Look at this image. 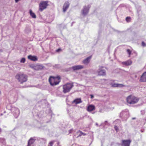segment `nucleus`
<instances>
[{"label":"nucleus","instance_id":"obj_23","mask_svg":"<svg viewBox=\"0 0 146 146\" xmlns=\"http://www.w3.org/2000/svg\"><path fill=\"white\" fill-rule=\"evenodd\" d=\"M25 59L24 58H22L21 59L20 62L21 63H24L25 62Z\"/></svg>","mask_w":146,"mask_h":146},{"label":"nucleus","instance_id":"obj_36","mask_svg":"<svg viewBox=\"0 0 146 146\" xmlns=\"http://www.w3.org/2000/svg\"><path fill=\"white\" fill-rule=\"evenodd\" d=\"M96 125H98V124L97 123H96Z\"/></svg>","mask_w":146,"mask_h":146},{"label":"nucleus","instance_id":"obj_21","mask_svg":"<svg viewBox=\"0 0 146 146\" xmlns=\"http://www.w3.org/2000/svg\"><path fill=\"white\" fill-rule=\"evenodd\" d=\"M35 141V140L33 138H31L30 139L29 141L28 142V144H33V143Z\"/></svg>","mask_w":146,"mask_h":146},{"label":"nucleus","instance_id":"obj_8","mask_svg":"<svg viewBox=\"0 0 146 146\" xmlns=\"http://www.w3.org/2000/svg\"><path fill=\"white\" fill-rule=\"evenodd\" d=\"M69 5L70 3L68 1H67L65 3L63 7V11L64 12L66 11L67 9L69 7Z\"/></svg>","mask_w":146,"mask_h":146},{"label":"nucleus","instance_id":"obj_35","mask_svg":"<svg viewBox=\"0 0 146 146\" xmlns=\"http://www.w3.org/2000/svg\"><path fill=\"white\" fill-rule=\"evenodd\" d=\"M135 118H132V119H135Z\"/></svg>","mask_w":146,"mask_h":146},{"label":"nucleus","instance_id":"obj_27","mask_svg":"<svg viewBox=\"0 0 146 146\" xmlns=\"http://www.w3.org/2000/svg\"><path fill=\"white\" fill-rule=\"evenodd\" d=\"M0 139L1 140V141H3V142L2 143H3L4 144H5V140L4 139Z\"/></svg>","mask_w":146,"mask_h":146},{"label":"nucleus","instance_id":"obj_9","mask_svg":"<svg viewBox=\"0 0 146 146\" xmlns=\"http://www.w3.org/2000/svg\"><path fill=\"white\" fill-rule=\"evenodd\" d=\"M131 141L130 140H122V145L123 146H129Z\"/></svg>","mask_w":146,"mask_h":146},{"label":"nucleus","instance_id":"obj_13","mask_svg":"<svg viewBox=\"0 0 146 146\" xmlns=\"http://www.w3.org/2000/svg\"><path fill=\"white\" fill-rule=\"evenodd\" d=\"M33 68L35 70H39L42 69L44 66L42 65H36L34 66Z\"/></svg>","mask_w":146,"mask_h":146},{"label":"nucleus","instance_id":"obj_28","mask_svg":"<svg viewBox=\"0 0 146 146\" xmlns=\"http://www.w3.org/2000/svg\"><path fill=\"white\" fill-rule=\"evenodd\" d=\"M115 129L117 131L118 128L117 126H115L114 127Z\"/></svg>","mask_w":146,"mask_h":146},{"label":"nucleus","instance_id":"obj_26","mask_svg":"<svg viewBox=\"0 0 146 146\" xmlns=\"http://www.w3.org/2000/svg\"><path fill=\"white\" fill-rule=\"evenodd\" d=\"M127 52L128 53L129 55H130L131 53V51L129 49H127Z\"/></svg>","mask_w":146,"mask_h":146},{"label":"nucleus","instance_id":"obj_22","mask_svg":"<svg viewBox=\"0 0 146 146\" xmlns=\"http://www.w3.org/2000/svg\"><path fill=\"white\" fill-rule=\"evenodd\" d=\"M54 142V141H51L49 143V144L48 145V146H52Z\"/></svg>","mask_w":146,"mask_h":146},{"label":"nucleus","instance_id":"obj_30","mask_svg":"<svg viewBox=\"0 0 146 146\" xmlns=\"http://www.w3.org/2000/svg\"><path fill=\"white\" fill-rule=\"evenodd\" d=\"M27 146H34L33 144H28Z\"/></svg>","mask_w":146,"mask_h":146},{"label":"nucleus","instance_id":"obj_10","mask_svg":"<svg viewBox=\"0 0 146 146\" xmlns=\"http://www.w3.org/2000/svg\"><path fill=\"white\" fill-rule=\"evenodd\" d=\"M84 66L81 65H78L74 66L72 67V68L74 70H78L82 69L84 68Z\"/></svg>","mask_w":146,"mask_h":146},{"label":"nucleus","instance_id":"obj_38","mask_svg":"<svg viewBox=\"0 0 146 146\" xmlns=\"http://www.w3.org/2000/svg\"><path fill=\"white\" fill-rule=\"evenodd\" d=\"M0 131H1V129H0Z\"/></svg>","mask_w":146,"mask_h":146},{"label":"nucleus","instance_id":"obj_11","mask_svg":"<svg viewBox=\"0 0 146 146\" xmlns=\"http://www.w3.org/2000/svg\"><path fill=\"white\" fill-rule=\"evenodd\" d=\"M141 82H146V72H144L141 76L140 80Z\"/></svg>","mask_w":146,"mask_h":146},{"label":"nucleus","instance_id":"obj_15","mask_svg":"<svg viewBox=\"0 0 146 146\" xmlns=\"http://www.w3.org/2000/svg\"><path fill=\"white\" fill-rule=\"evenodd\" d=\"M82 102V101L81 100L80 98H77L75 99L72 102L73 103H75L76 104H77Z\"/></svg>","mask_w":146,"mask_h":146},{"label":"nucleus","instance_id":"obj_7","mask_svg":"<svg viewBox=\"0 0 146 146\" xmlns=\"http://www.w3.org/2000/svg\"><path fill=\"white\" fill-rule=\"evenodd\" d=\"M90 7V6L89 5L85 6L82 10V14L84 15H86L88 13V10Z\"/></svg>","mask_w":146,"mask_h":146},{"label":"nucleus","instance_id":"obj_24","mask_svg":"<svg viewBox=\"0 0 146 146\" xmlns=\"http://www.w3.org/2000/svg\"><path fill=\"white\" fill-rule=\"evenodd\" d=\"M126 20L127 22H129L130 21V17H127L126 18Z\"/></svg>","mask_w":146,"mask_h":146},{"label":"nucleus","instance_id":"obj_18","mask_svg":"<svg viewBox=\"0 0 146 146\" xmlns=\"http://www.w3.org/2000/svg\"><path fill=\"white\" fill-rule=\"evenodd\" d=\"M12 110L13 111V112L15 113L16 114V115L18 116L19 113V110L17 108H14Z\"/></svg>","mask_w":146,"mask_h":146},{"label":"nucleus","instance_id":"obj_4","mask_svg":"<svg viewBox=\"0 0 146 146\" xmlns=\"http://www.w3.org/2000/svg\"><path fill=\"white\" fill-rule=\"evenodd\" d=\"M73 86V85L72 84L69 83L63 85V92L64 93L68 92Z\"/></svg>","mask_w":146,"mask_h":146},{"label":"nucleus","instance_id":"obj_14","mask_svg":"<svg viewBox=\"0 0 146 146\" xmlns=\"http://www.w3.org/2000/svg\"><path fill=\"white\" fill-rule=\"evenodd\" d=\"M91 58V56H90L87 57L86 58L83 60V63L86 65L88 64L89 63L90 59Z\"/></svg>","mask_w":146,"mask_h":146},{"label":"nucleus","instance_id":"obj_25","mask_svg":"<svg viewBox=\"0 0 146 146\" xmlns=\"http://www.w3.org/2000/svg\"><path fill=\"white\" fill-rule=\"evenodd\" d=\"M142 45L143 46H146V44L143 41L142 42Z\"/></svg>","mask_w":146,"mask_h":146},{"label":"nucleus","instance_id":"obj_5","mask_svg":"<svg viewBox=\"0 0 146 146\" xmlns=\"http://www.w3.org/2000/svg\"><path fill=\"white\" fill-rule=\"evenodd\" d=\"M103 67L99 66V68L96 72L98 76H104L106 75V72L105 70L103 69Z\"/></svg>","mask_w":146,"mask_h":146},{"label":"nucleus","instance_id":"obj_32","mask_svg":"<svg viewBox=\"0 0 146 146\" xmlns=\"http://www.w3.org/2000/svg\"><path fill=\"white\" fill-rule=\"evenodd\" d=\"M60 50H61V49H57V50H56V51L57 52H58L59 51H60Z\"/></svg>","mask_w":146,"mask_h":146},{"label":"nucleus","instance_id":"obj_33","mask_svg":"<svg viewBox=\"0 0 146 146\" xmlns=\"http://www.w3.org/2000/svg\"><path fill=\"white\" fill-rule=\"evenodd\" d=\"M72 129H71V130H69V133H71V132H72Z\"/></svg>","mask_w":146,"mask_h":146},{"label":"nucleus","instance_id":"obj_1","mask_svg":"<svg viewBox=\"0 0 146 146\" xmlns=\"http://www.w3.org/2000/svg\"><path fill=\"white\" fill-rule=\"evenodd\" d=\"M27 75L21 73H17L15 76L16 78L21 84L27 81Z\"/></svg>","mask_w":146,"mask_h":146},{"label":"nucleus","instance_id":"obj_2","mask_svg":"<svg viewBox=\"0 0 146 146\" xmlns=\"http://www.w3.org/2000/svg\"><path fill=\"white\" fill-rule=\"evenodd\" d=\"M60 78L59 76L54 77L51 76L49 78V81L50 85L54 86L59 84L60 81Z\"/></svg>","mask_w":146,"mask_h":146},{"label":"nucleus","instance_id":"obj_12","mask_svg":"<svg viewBox=\"0 0 146 146\" xmlns=\"http://www.w3.org/2000/svg\"><path fill=\"white\" fill-rule=\"evenodd\" d=\"M28 59L31 60L35 61L37 60L38 59L36 56H32L31 55H29L28 56Z\"/></svg>","mask_w":146,"mask_h":146},{"label":"nucleus","instance_id":"obj_6","mask_svg":"<svg viewBox=\"0 0 146 146\" xmlns=\"http://www.w3.org/2000/svg\"><path fill=\"white\" fill-rule=\"evenodd\" d=\"M47 1H43L40 2L39 5V9L40 11L46 9L48 6Z\"/></svg>","mask_w":146,"mask_h":146},{"label":"nucleus","instance_id":"obj_16","mask_svg":"<svg viewBox=\"0 0 146 146\" xmlns=\"http://www.w3.org/2000/svg\"><path fill=\"white\" fill-rule=\"evenodd\" d=\"M95 110V106L92 105H89L88 107L87 110L89 111H91Z\"/></svg>","mask_w":146,"mask_h":146},{"label":"nucleus","instance_id":"obj_3","mask_svg":"<svg viewBox=\"0 0 146 146\" xmlns=\"http://www.w3.org/2000/svg\"><path fill=\"white\" fill-rule=\"evenodd\" d=\"M126 100L128 103L130 104H134L138 102L139 98L134 96H130L127 98Z\"/></svg>","mask_w":146,"mask_h":146},{"label":"nucleus","instance_id":"obj_17","mask_svg":"<svg viewBox=\"0 0 146 146\" xmlns=\"http://www.w3.org/2000/svg\"><path fill=\"white\" fill-rule=\"evenodd\" d=\"M122 63L123 64L126 66H129L132 63V62L130 60H128L126 61L123 62Z\"/></svg>","mask_w":146,"mask_h":146},{"label":"nucleus","instance_id":"obj_37","mask_svg":"<svg viewBox=\"0 0 146 146\" xmlns=\"http://www.w3.org/2000/svg\"><path fill=\"white\" fill-rule=\"evenodd\" d=\"M105 122H107V121H106Z\"/></svg>","mask_w":146,"mask_h":146},{"label":"nucleus","instance_id":"obj_29","mask_svg":"<svg viewBox=\"0 0 146 146\" xmlns=\"http://www.w3.org/2000/svg\"><path fill=\"white\" fill-rule=\"evenodd\" d=\"M80 132H81V135H79L80 136L81 135H86V134L82 132L81 131H80Z\"/></svg>","mask_w":146,"mask_h":146},{"label":"nucleus","instance_id":"obj_19","mask_svg":"<svg viewBox=\"0 0 146 146\" xmlns=\"http://www.w3.org/2000/svg\"><path fill=\"white\" fill-rule=\"evenodd\" d=\"M111 86L113 87H122L124 86L122 84L114 83L111 84Z\"/></svg>","mask_w":146,"mask_h":146},{"label":"nucleus","instance_id":"obj_20","mask_svg":"<svg viewBox=\"0 0 146 146\" xmlns=\"http://www.w3.org/2000/svg\"><path fill=\"white\" fill-rule=\"evenodd\" d=\"M29 13L30 15L33 18L35 19L36 18V16L35 14L33 12H32V10H30L29 11Z\"/></svg>","mask_w":146,"mask_h":146},{"label":"nucleus","instance_id":"obj_34","mask_svg":"<svg viewBox=\"0 0 146 146\" xmlns=\"http://www.w3.org/2000/svg\"><path fill=\"white\" fill-rule=\"evenodd\" d=\"M20 0H15L16 3H17Z\"/></svg>","mask_w":146,"mask_h":146},{"label":"nucleus","instance_id":"obj_31","mask_svg":"<svg viewBox=\"0 0 146 146\" xmlns=\"http://www.w3.org/2000/svg\"><path fill=\"white\" fill-rule=\"evenodd\" d=\"M90 96H91V98L92 99V98H94V96H93V95H90Z\"/></svg>","mask_w":146,"mask_h":146}]
</instances>
